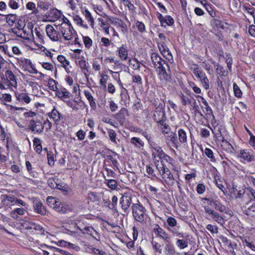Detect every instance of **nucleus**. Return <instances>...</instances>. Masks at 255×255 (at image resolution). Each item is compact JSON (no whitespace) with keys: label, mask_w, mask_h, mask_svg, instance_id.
I'll use <instances>...</instances> for the list:
<instances>
[{"label":"nucleus","mask_w":255,"mask_h":255,"mask_svg":"<svg viewBox=\"0 0 255 255\" xmlns=\"http://www.w3.org/2000/svg\"><path fill=\"white\" fill-rule=\"evenodd\" d=\"M44 128L42 122L37 118L32 119L29 122V128L34 133H41Z\"/></svg>","instance_id":"nucleus-7"},{"label":"nucleus","mask_w":255,"mask_h":255,"mask_svg":"<svg viewBox=\"0 0 255 255\" xmlns=\"http://www.w3.org/2000/svg\"><path fill=\"white\" fill-rule=\"evenodd\" d=\"M15 96L17 101L19 102L29 104L31 102V98L26 93H15Z\"/></svg>","instance_id":"nucleus-17"},{"label":"nucleus","mask_w":255,"mask_h":255,"mask_svg":"<svg viewBox=\"0 0 255 255\" xmlns=\"http://www.w3.org/2000/svg\"><path fill=\"white\" fill-rule=\"evenodd\" d=\"M166 142L167 143L171 142L173 146L176 148H177L179 145L176 134L175 132H171L166 137Z\"/></svg>","instance_id":"nucleus-23"},{"label":"nucleus","mask_w":255,"mask_h":255,"mask_svg":"<svg viewBox=\"0 0 255 255\" xmlns=\"http://www.w3.org/2000/svg\"><path fill=\"white\" fill-rule=\"evenodd\" d=\"M6 20L9 25H12L16 20V16L13 14H7L6 16Z\"/></svg>","instance_id":"nucleus-46"},{"label":"nucleus","mask_w":255,"mask_h":255,"mask_svg":"<svg viewBox=\"0 0 255 255\" xmlns=\"http://www.w3.org/2000/svg\"><path fill=\"white\" fill-rule=\"evenodd\" d=\"M32 200L34 212L42 216L46 215L47 210L41 201L36 198H33Z\"/></svg>","instance_id":"nucleus-13"},{"label":"nucleus","mask_w":255,"mask_h":255,"mask_svg":"<svg viewBox=\"0 0 255 255\" xmlns=\"http://www.w3.org/2000/svg\"><path fill=\"white\" fill-rule=\"evenodd\" d=\"M58 82L52 78H49L48 81V86L50 90L53 91L57 90Z\"/></svg>","instance_id":"nucleus-39"},{"label":"nucleus","mask_w":255,"mask_h":255,"mask_svg":"<svg viewBox=\"0 0 255 255\" xmlns=\"http://www.w3.org/2000/svg\"><path fill=\"white\" fill-rule=\"evenodd\" d=\"M177 239L176 241V246L180 250H183L188 247L187 240Z\"/></svg>","instance_id":"nucleus-38"},{"label":"nucleus","mask_w":255,"mask_h":255,"mask_svg":"<svg viewBox=\"0 0 255 255\" xmlns=\"http://www.w3.org/2000/svg\"><path fill=\"white\" fill-rule=\"evenodd\" d=\"M83 234H88L91 236H92L97 241H99L100 239H98L95 236H94V234L98 235L99 236L98 233L94 229V228L91 226H87L86 227V229H85V231Z\"/></svg>","instance_id":"nucleus-35"},{"label":"nucleus","mask_w":255,"mask_h":255,"mask_svg":"<svg viewBox=\"0 0 255 255\" xmlns=\"http://www.w3.org/2000/svg\"><path fill=\"white\" fill-rule=\"evenodd\" d=\"M206 229L212 234H217L218 233V228L216 226L208 224L206 226Z\"/></svg>","instance_id":"nucleus-62"},{"label":"nucleus","mask_w":255,"mask_h":255,"mask_svg":"<svg viewBox=\"0 0 255 255\" xmlns=\"http://www.w3.org/2000/svg\"><path fill=\"white\" fill-rule=\"evenodd\" d=\"M84 95L88 100L89 102L90 106L91 108L95 110L96 108V104L95 101V99L92 96L91 93L88 90H84Z\"/></svg>","instance_id":"nucleus-32"},{"label":"nucleus","mask_w":255,"mask_h":255,"mask_svg":"<svg viewBox=\"0 0 255 255\" xmlns=\"http://www.w3.org/2000/svg\"><path fill=\"white\" fill-rule=\"evenodd\" d=\"M153 120L158 123L162 131L164 133H168L170 130V127L165 123L166 120L165 112L162 110L155 112L153 115Z\"/></svg>","instance_id":"nucleus-4"},{"label":"nucleus","mask_w":255,"mask_h":255,"mask_svg":"<svg viewBox=\"0 0 255 255\" xmlns=\"http://www.w3.org/2000/svg\"><path fill=\"white\" fill-rule=\"evenodd\" d=\"M130 142L135 146L140 148L143 146V142L140 140L139 138L136 137H133L130 139Z\"/></svg>","instance_id":"nucleus-42"},{"label":"nucleus","mask_w":255,"mask_h":255,"mask_svg":"<svg viewBox=\"0 0 255 255\" xmlns=\"http://www.w3.org/2000/svg\"><path fill=\"white\" fill-rule=\"evenodd\" d=\"M239 156L248 162H251L255 160V156L252 155L250 151L246 149L241 150Z\"/></svg>","instance_id":"nucleus-20"},{"label":"nucleus","mask_w":255,"mask_h":255,"mask_svg":"<svg viewBox=\"0 0 255 255\" xmlns=\"http://www.w3.org/2000/svg\"><path fill=\"white\" fill-rule=\"evenodd\" d=\"M98 20L100 22V26L103 29L104 31L107 34H109V28L110 26L108 24L106 23L103 19L102 18H98Z\"/></svg>","instance_id":"nucleus-43"},{"label":"nucleus","mask_w":255,"mask_h":255,"mask_svg":"<svg viewBox=\"0 0 255 255\" xmlns=\"http://www.w3.org/2000/svg\"><path fill=\"white\" fill-rule=\"evenodd\" d=\"M57 60L58 61L60 62L62 65L65 68L69 64V62L66 60L65 57H64L63 55H58L57 56Z\"/></svg>","instance_id":"nucleus-52"},{"label":"nucleus","mask_w":255,"mask_h":255,"mask_svg":"<svg viewBox=\"0 0 255 255\" xmlns=\"http://www.w3.org/2000/svg\"><path fill=\"white\" fill-rule=\"evenodd\" d=\"M180 98L181 100L182 104L184 106H186L187 104H191V100L183 94L181 93L180 95Z\"/></svg>","instance_id":"nucleus-61"},{"label":"nucleus","mask_w":255,"mask_h":255,"mask_svg":"<svg viewBox=\"0 0 255 255\" xmlns=\"http://www.w3.org/2000/svg\"><path fill=\"white\" fill-rule=\"evenodd\" d=\"M107 131L110 141L116 146H119L120 140L118 138L116 131L113 129H108Z\"/></svg>","instance_id":"nucleus-21"},{"label":"nucleus","mask_w":255,"mask_h":255,"mask_svg":"<svg viewBox=\"0 0 255 255\" xmlns=\"http://www.w3.org/2000/svg\"><path fill=\"white\" fill-rule=\"evenodd\" d=\"M152 247L156 253L161 254L162 253L161 245L156 242H151Z\"/></svg>","instance_id":"nucleus-54"},{"label":"nucleus","mask_w":255,"mask_h":255,"mask_svg":"<svg viewBox=\"0 0 255 255\" xmlns=\"http://www.w3.org/2000/svg\"><path fill=\"white\" fill-rule=\"evenodd\" d=\"M45 30L47 36L53 41H58L62 37L59 30H55L51 25H47Z\"/></svg>","instance_id":"nucleus-11"},{"label":"nucleus","mask_w":255,"mask_h":255,"mask_svg":"<svg viewBox=\"0 0 255 255\" xmlns=\"http://www.w3.org/2000/svg\"><path fill=\"white\" fill-rule=\"evenodd\" d=\"M167 230L172 235L179 238H187L185 233H183L179 225L178 224L177 220L173 217H169L167 219V225H164Z\"/></svg>","instance_id":"nucleus-2"},{"label":"nucleus","mask_w":255,"mask_h":255,"mask_svg":"<svg viewBox=\"0 0 255 255\" xmlns=\"http://www.w3.org/2000/svg\"><path fill=\"white\" fill-rule=\"evenodd\" d=\"M26 8L29 10H33V13H37L38 12V10L35 7V4L32 2H28L26 5Z\"/></svg>","instance_id":"nucleus-60"},{"label":"nucleus","mask_w":255,"mask_h":255,"mask_svg":"<svg viewBox=\"0 0 255 255\" xmlns=\"http://www.w3.org/2000/svg\"><path fill=\"white\" fill-rule=\"evenodd\" d=\"M73 19L74 22L78 25H80L83 27L87 28V25L85 23L84 21L78 15H75L73 16Z\"/></svg>","instance_id":"nucleus-40"},{"label":"nucleus","mask_w":255,"mask_h":255,"mask_svg":"<svg viewBox=\"0 0 255 255\" xmlns=\"http://www.w3.org/2000/svg\"><path fill=\"white\" fill-rule=\"evenodd\" d=\"M113 24L116 26L118 28H120L122 32L125 33L127 32L128 28L126 23L122 20L117 18L113 21Z\"/></svg>","instance_id":"nucleus-27"},{"label":"nucleus","mask_w":255,"mask_h":255,"mask_svg":"<svg viewBox=\"0 0 255 255\" xmlns=\"http://www.w3.org/2000/svg\"><path fill=\"white\" fill-rule=\"evenodd\" d=\"M153 231L155 235L162 239L165 242H169L171 240V236L168 234L165 230L161 228L158 224H155Z\"/></svg>","instance_id":"nucleus-12"},{"label":"nucleus","mask_w":255,"mask_h":255,"mask_svg":"<svg viewBox=\"0 0 255 255\" xmlns=\"http://www.w3.org/2000/svg\"><path fill=\"white\" fill-rule=\"evenodd\" d=\"M243 10L244 11H246L248 13L250 14L251 15L254 16L255 14H254V12L255 9L251 6V5L249 4L244 5L243 6Z\"/></svg>","instance_id":"nucleus-48"},{"label":"nucleus","mask_w":255,"mask_h":255,"mask_svg":"<svg viewBox=\"0 0 255 255\" xmlns=\"http://www.w3.org/2000/svg\"><path fill=\"white\" fill-rule=\"evenodd\" d=\"M107 182L106 184L107 186L112 190L116 189L118 186V183L116 180L109 179L106 180Z\"/></svg>","instance_id":"nucleus-50"},{"label":"nucleus","mask_w":255,"mask_h":255,"mask_svg":"<svg viewBox=\"0 0 255 255\" xmlns=\"http://www.w3.org/2000/svg\"><path fill=\"white\" fill-rule=\"evenodd\" d=\"M164 247V255H174L175 254V247L170 241L165 242Z\"/></svg>","instance_id":"nucleus-24"},{"label":"nucleus","mask_w":255,"mask_h":255,"mask_svg":"<svg viewBox=\"0 0 255 255\" xmlns=\"http://www.w3.org/2000/svg\"><path fill=\"white\" fill-rule=\"evenodd\" d=\"M29 31H27L25 29H17L13 30V32L15 33L17 37L22 38L26 40H30L33 37V31L32 29H29Z\"/></svg>","instance_id":"nucleus-14"},{"label":"nucleus","mask_w":255,"mask_h":255,"mask_svg":"<svg viewBox=\"0 0 255 255\" xmlns=\"http://www.w3.org/2000/svg\"><path fill=\"white\" fill-rule=\"evenodd\" d=\"M132 195L130 192H125L120 200L122 210L125 213L129 212V208L132 203Z\"/></svg>","instance_id":"nucleus-6"},{"label":"nucleus","mask_w":255,"mask_h":255,"mask_svg":"<svg viewBox=\"0 0 255 255\" xmlns=\"http://www.w3.org/2000/svg\"><path fill=\"white\" fill-rule=\"evenodd\" d=\"M132 81L133 83H136L138 86H141L142 85L141 77L138 75H133L132 76Z\"/></svg>","instance_id":"nucleus-57"},{"label":"nucleus","mask_w":255,"mask_h":255,"mask_svg":"<svg viewBox=\"0 0 255 255\" xmlns=\"http://www.w3.org/2000/svg\"><path fill=\"white\" fill-rule=\"evenodd\" d=\"M223 148L225 151L231 154H234L235 153V148L227 140H223Z\"/></svg>","instance_id":"nucleus-34"},{"label":"nucleus","mask_w":255,"mask_h":255,"mask_svg":"<svg viewBox=\"0 0 255 255\" xmlns=\"http://www.w3.org/2000/svg\"><path fill=\"white\" fill-rule=\"evenodd\" d=\"M202 103L205 106L203 108L205 110V111H204L205 114L207 115H209V116L213 115V112L212 109L209 106L207 102L204 99H203Z\"/></svg>","instance_id":"nucleus-44"},{"label":"nucleus","mask_w":255,"mask_h":255,"mask_svg":"<svg viewBox=\"0 0 255 255\" xmlns=\"http://www.w3.org/2000/svg\"><path fill=\"white\" fill-rule=\"evenodd\" d=\"M243 212L249 217L255 219V202L249 200L243 207Z\"/></svg>","instance_id":"nucleus-8"},{"label":"nucleus","mask_w":255,"mask_h":255,"mask_svg":"<svg viewBox=\"0 0 255 255\" xmlns=\"http://www.w3.org/2000/svg\"><path fill=\"white\" fill-rule=\"evenodd\" d=\"M206 190V186L202 183H199L197 185L196 188L197 192L199 194H203Z\"/></svg>","instance_id":"nucleus-63"},{"label":"nucleus","mask_w":255,"mask_h":255,"mask_svg":"<svg viewBox=\"0 0 255 255\" xmlns=\"http://www.w3.org/2000/svg\"><path fill=\"white\" fill-rule=\"evenodd\" d=\"M162 178L166 184L169 186H172L175 183L174 178L168 168L166 169L165 171H162Z\"/></svg>","instance_id":"nucleus-15"},{"label":"nucleus","mask_w":255,"mask_h":255,"mask_svg":"<svg viewBox=\"0 0 255 255\" xmlns=\"http://www.w3.org/2000/svg\"><path fill=\"white\" fill-rule=\"evenodd\" d=\"M58 182H59V180L57 178H50L47 181L48 185L52 189H56V187H58L56 185Z\"/></svg>","instance_id":"nucleus-47"},{"label":"nucleus","mask_w":255,"mask_h":255,"mask_svg":"<svg viewBox=\"0 0 255 255\" xmlns=\"http://www.w3.org/2000/svg\"><path fill=\"white\" fill-rule=\"evenodd\" d=\"M57 200L58 199L55 197L48 196L46 199V202L47 205L52 208L56 204Z\"/></svg>","instance_id":"nucleus-55"},{"label":"nucleus","mask_w":255,"mask_h":255,"mask_svg":"<svg viewBox=\"0 0 255 255\" xmlns=\"http://www.w3.org/2000/svg\"><path fill=\"white\" fill-rule=\"evenodd\" d=\"M56 28L65 40L70 41L73 39L75 31L71 23H62L60 25L57 26Z\"/></svg>","instance_id":"nucleus-3"},{"label":"nucleus","mask_w":255,"mask_h":255,"mask_svg":"<svg viewBox=\"0 0 255 255\" xmlns=\"http://www.w3.org/2000/svg\"><path fill=\"white\" fill-rule=\"evenodd\" d=\"M76 135L78 139L81 141L85 138L86 133L82 129H80L76 132Z\"/></svg>","instance_id":"nucleus-64"},{"label":"nucleus","mask_w":255,"mask_h":255,"mask_svg":"<svg viewBox=\"0 0 255 255\" xmlns=\"http://www.w3.org/2000/svg\"><path fill=\"white\" fill-rule=\"evenodd\" d=\"M135 26L137 27L138 30L140 33H143L145 31V26L143 22L139 21H137L135 22Z\"/></svg>","instance_id":"nucleus-58"},{"label":"nucleus","mask_w":255,"mask_h":255,"mask_svg":"<svg viewBox=\"0 0 255 255\" xmlns=\"http://www.w3.org/2000/svg\"><path fill=\"white\" fill-rule=\"evenodd\" d=\"M5 76L6 77L7 82H8L13 87L17 86L16 77L11 71L7 70L5 72Z\"/></svg>","instance_id":"nucleus-18"},{"label":"nucleus","mask_w":255,"mask_h":255,"mask_svg":"<svg viewBox=\"0 0 255 255\" xmlns=\"http://www.w3.org/2000/svg\"><path fill=\"white\" fill-rule=\"evenodd\" d=\"M160 78L161 80H163L165 82H170L171 80V76L168 75L166 71L165 67L162 68L160 70H157Z\"/></svg>","instance_id":"nucleus-31"},{"label":"nucleus","mask_w":255,"mask_h":255,"mask_svg":"<svg viewBox=\"0 0 255 255\" xmlns=\"http://www.w3.org/2000/svg\"><path fill=\"white\" fill-rule=\"evenodd\" d=\"M47 114L49 117L52 119L55 123H58L60 122L61 115L55 107H53L52 111Z\"/></svg>","instance_id":"nucleus-22"},{"label":"nucleus","mask_w":255,"mask_h":255,"mask_svg":"<svg viewBox=\"0 0 255 255\" xmlns=\"http://www.w3.org/2000/svg\"><path fill=\"white\" fill-rule=\"evenodd\" d=\"M151 59L154 64L156 71L164 68V65L169 68V65L165 61L157 54L153 53L151 55Z\"/></svg>","instance_id":"nucleus-9"},{"label":"nucleus","mask_w":255,"mask_h":255,"mask_svg":"<svg viewBox=\"0 0 255 255\" xmlns=\"http://www.w3.org/2000/svg\"><path fill=\"white\" fill-rule=\"evenodd\" d=\"M1 204L2 206H8L14 202L15 197L12 195H2L1 196Z\"/></svg>","instance_id":"nucleus-19"},{"label":"nucleus","mask_w":255,"mask_h":255,"mask_svg":"<svg viewBox=\"0 0 255 255\" xmlns=\"http://www.w3.org/2000/svg\"><path fill=\"white\" fill-rule=\"evenodd\" d=\"M203 154H205L212 162H215L216 159L213 151L209 148H205L203 151Z\"/></svg>","instance_id":"nucleus-36"},{"label":"nucleus","mask_w":255,"mask_h":255,"mask_svg":"<svg viewBox=\"0 0 255 255\" xmlns=\"http://www.w3.org/2000/svg\"><path fill=\"white\" fill-rule=\"evenodd\" d=\"M131 208L134 219L141 223H144L146 217L145 208L140 203L133 204Z\"/></svg>","instance_id":"nucleus-5"},{"label":"nucleus","mask_w":255,"mask_h":255,"mask_svg":"<svg viewBox=\"0 0 255 255\" xmlns=\"http://www.w3.org/2000/svg\"><path fill=\"white\" fill-rule=\"evenodd\" d=\"M179 145L187 142V132L185 130L180 128L178 130Z\"/></svg>","instance_id":"nucleus-28"},{"label":"nucleus","mask_w":255,"mask_h":255,"mask_svg":"<svg viewBox=\"0 0 255 255\" xmlns=\"http://www.w3.org/2000/svg\"><path fill=\"white\" fill-rule=\"evenodd\" d=\"M158 37L159 40L157 41L158 47H160L161 44H162V43H163V45H166L168 41V39L166 38L165 35L163 33H160L158 34Z\"/></svg>","instance_id":"nucleus-45"},{"label":"nucleus","mask_w":255,"mask_h":255,"mask_svg":"<svg viewBox=\"0 0 255 255\" xmlns=\"http://www.w3.org/2000/svg\"><path fill=\"white\" fill-rule=\"evenodd\" d=\"M212 205L213 206L215 210L207 206L204 207L206 218L212 219L218 224L222 225L224 221L223 218L217 211L221 213H227V208L221 203L217 196L214 198L212 201Z\"/></svg>","instance_id":"nucleus-1"},{"label":"nucleus","mask_w":255,"mask_h":255,"mask_svg":"<svg viewBox=\"0 0 255 255\" xmlns=\"http://www.w3.org/2000/svg\"><path fill=\"white\" fill-rule=\"evenodd\" d=\"M160 158V159H157V160H154V162L156 169L161 174L162 171H165V170L168 168L166 167L165 163V160H164L162 158Z\"/></svg>","instance_id":"nucleus-26"},{"label":"nucleus","mask_w":255,"mask_h":255,"mask_svg":"<svg viewBox=\"0 0 255 255\" xmlns=\"http://www.w3.org/2000/svg\"><path fill=\"white\" fill-rule=\"evenodd\" d=\"M129 64L132 66V68L134 70H139L140 67V64L138 61L136 59H133V60H129Z\"/></svg>","instance_id":"nucleus-59"},{"label":"nucleus","mask_w":255,"mask_h":255,"mask_svg":"<svg viewBox=\"0 0 255 255\" xmlns=\"http://www.w3.org/2000/svg\"><path fill=\"white\" fill-rule=\"evenodd\" d=\"M118 56L122 61H126L128 58V51L125 45H122L118 50Z\"/></svg>","instance_id":"nucleus-25"},{"label":"nucleus","mask_w":255,"mask_h":255,"mask_svg":"<svg viewBox=\"0 0 255 255\" xmlns=\"http://www.w3.org/2000/svg\"><path fill=\"white\" fill-rule=\"evenodd\" d=\"M47 157L49 165L51 166H53L55 163L53 153L52 151H47Z\"/></svg>","instance_id":"nucleus-49"},{"label":"nucleus","mask_w":255,"mask_h":255,"mask_svg":"<svg viewBox=\"0 0 255 255\" xmlns=\"http://www.w3.org/2000/svg\"><path fill=\"white\" fill-rule=\"evenodd\" d=\"M200 81L201 82L203 87L206 89V90H207V89H209V88H210V85H209V81L206 76V75H205V76H204V77H203L200 80Z\"/></svg>","instance_id":"nucleus-51"},{"label":"nucleus","mask_w":255,"mask_h":255,"mask_svg":"<svg viewBox=\"0 0 255 255\" xmlns=\"http://www.w3.org/2000/svg\"><path fill=\"white\" fill-rule=\"evenodd\" d=\"M82 11L86 19L90 23L91 27L93 28L94 25V18L92 15L91 13L87 9L85 8H83Z\"/></svg>","instance_id":"nucleus-30"},{"label":"nucleus","mask_w":255,"mask_h":255,"mask_svg":"<svg viewBox=\"0 0 255 255\" xmlns=\"http://www.w3.org/2000/svg\"><path fill=\"white\" fill-rule=\"evenodd\" d=\"M162 44L163 43H162ZM158 49L163 56L170 63H172L173 62V59L171 53L169 48L167 47L166 45H163V44H161V46L160 47H158Z\"/></svg>","instance_id":"nucleus-16"},{"label":"nucleus","mask_w":255,"mask_h":255,"mask_svg":"<svg viewBox=\"0 0 255 255\" xmlns=\"http://www.w3.org/2000/svg\"><path fill=\"white\" fill-rule=\"evenodd\" d=\"M121 97L122 100L124 103L127 102L129 100V96L128 94V90L124 87H122V89H121Z\"/></svg>","instance_id":"nucleus-41"},{"label":"nucleus","mask_w":255,"mask_h":255,"mask_svg":"<svg viewBox=\"0 0 255 255\" xmlns=\"http://www.w3.org/2000/svg\"><path fill=\"white\" fill-rule=\"evenodd\" d=\"M83 41L85 47L90 49L92 45V40L89 36H83Z\"/></svg>","instance_id":"nucleus-56"},{"label":"nucleus","mask_w":255,"mask_h":255,"mask_svg":"<svg viewBox=\"0 0 255 255\" xmlns=\"http://www.w3.org/2000/svg\"><path fill=\"white\" fill-rule=\"evenodd\" d=\"M52 208L60 213H64L66 212V209L64 207V205L62 204L58 199L57 200L56 204H54Z\"/></svg>","instance_id":"nucleus-37"},{"label":"nucleus","mask_w":255,"mask_h":255,"mask_svg":"<svg viewBox=\"0 0 255 255\" xmlns=\"http://www.w3.org/2000/svg\"><path fill=\"white\" fill-rule=\"evenodd\" d=\"M26 212V210L23 208H17L11 212V217L14 219H16L18 218V215L23 216Z\"/></svg>","instance_id":"nucleus-33"},{"label":"nucleus","mask_w":255,"mask_h":255,"mask_svg":"<svg viewBox=\"0 0 255 255\" xmlns=\"http://www.w3.org/2000/svg\"><path fill=\"white\" fill-rule=\"evenodd\" d=\"M233 89L235 96L238 98H241L242 96V92L239 87L235 83L233 84Z\"/></svg>","instance_id":"nucleus-53"},{"label":"nucleus","mask_w":255,"mask_h":255,"mask_svg":"<svg viewBox=\"0 0 255 255\" xmlns=\"http://www.w3.org/2000/svg\"><path fill=\"white\" fill-rule=\"evenodd\" d=\"M150 148L152 152V157L153 160H157V159H160L164 154L162 148L159 146L155 142L151 141Z\"/></svg>","instance_id":"nucleus-10"},{"label":"nucleus","mask_w":255,"mask_h":255,"mask_svg":"<svg viewBox=\"0 0 255 255\" xmlns=\"http://www.w3.org/2000/svg\"><path fill=\"white\" fill-rule=\"evenodd\" d=\"M56 95L58 98L61 99L63 98H70V93L68 91V90L63 87H61L60 88H58L57 90H56Z\"/></svg>","instance_id":"nucleus-29"}]
</instances>
